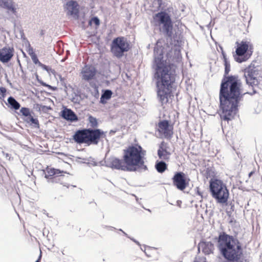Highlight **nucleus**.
Segmentation results:
<instances>
[{
    "label": "nucleus",
    "instance_id": "nucleus-43",
    "mask_svg": "<svg viewBox=\"0 0 262 262\" xmlns=\"http://www.w3.org/2000/svg\"><path fill=\"white\" fill-rule=\"evenodd\" d=\"M118 131V129H111L109 132V135L112 136L114 135Z\"/></svg>",
    "mask_w": 262,
    "mask_h": 262
},
{
    "label": "nucleus",
    "instance_id": "nucleus-47",
    "mask_svg": "<svg viewBox=\"0 0 262 262\" xmlns=\"http://www.w3.org/2000/svg\"><path fill=\"white\" fill-rule=\"evenodd\" d=\"M105 228H106L107 229H108V230H113L116 229V228L112 227V226H105Z\"/></svg>",
    "mask_w": 262,
    "mask_h": 262
},
{
    "label": "nucleus",
    "instance_id": "nucleus-64",
    "mask_svg": "<svg viewBox=\"0 0 262 262\" xmlns=\"http://www.w3.org/2000/svg\"><path fill=\"white\" fill-rule=\"evenodd\" d=\"M118 230L120 231H121V232H122V231H123L121 229H118Z\"/></svg>",
    "mask_w": 262,
    "mask_h": 262
},
{
    "label": "nucleus",
    "instance_id": "nucleus-1",
    "mask_svg": "<svg viewBox=\"0 0 262 262\" xmlns=\"http://www.w3.org/2000/svg\"><path fill=\"white\" fill-rule=\"evenodd\" d=\"M224 74L221 80L220 92V116L222 120L229 121L234 119L238 111L239 103L246 94L253 96L258 93L256 88L262 90V71L250 65L245 72L246 82L251 86L252 92L245 91L242 80L237 75H229L230 63L224 61Z\"/></svg>",
    "mask_w": 262,
    "mask_h": 262
},
{
    "label": "nucleus",
    "instance_id": "nucleus-9",
    "mask_svg": "<svg viewBox=\"0 0 262 262\" xmlns=\"http://www.w3.org/2000/svg\"><path fill=\"white\" fill-rule=\"evenodd\" d=\"M129 49V43L127 38L124 36L114 38L111 44V52L117 58L122 57L124 53L128 52Z\"/></svg>",
    "mask_w": 262,
    "mask_h": 262
},
{
    "label": "nucleus",
    "instance_id": "nucleus-31",
    "mask_svg": "<svg viewBox=\"0 0 262 262\" xmlns=\"http://www.w3.org/2000/svg\"><path fill=\"white\" fill-rule=\"evenodd\" d=\"M59 80L60 83L62 86H63L65 88H67L66 83L65 82L66 79L64 77H62L61 75H58Z\"/></svg>",
    "mask_w": 262,
    "mask_h": 262
},
{
    "label": "nucleus",
    "instance_id": "nucleus-23",
    "mask_svg": "<svg viewBox=\"0 0 262 262\" xmlns=\"http://www.w3.org/2000/svg\"><path fill=\"white\" fill-rule=\"evenodd\" d=\"M6 104L11 109L18 110L20 107V103L13 97L10 96L8 98L7 102Z\"/></svg>",
    "mask_w": 262,
    "mask_h": 262
},
{
    "label": "nucleus",
    "instance_id": "nucleus-6",
    "mask_svg": "<svg viewBox=\"0 0 262 262\" xmlns=\"http://www.w3.org/2000/svg\"><path fill=\"white\" fill-rule=\"evenodd\" d=\"M209 191L217 203L227 204L229 197V191L227 185L222 180L217 178L210 179Z\"/></svg>",
    "mask_w": 262,
    "mask_h": 262
},
{
    "label": "nucleus",
    "instance_id": "nucleus-46",
    "mask_svg": "<svg viewBox=\"0 0 262 262\" xmlns=\"http://www.w3.org/2000/svg\"><path fill=\"white\" fill-rule=\"evenodd\" d=\"M39 83L42 86H45V87H48V86L49 85V84H47V83L43 81L42 80H39Z\"/></svg>",
    "mask_w": 262,
    "mask_h": 262
},
{
    "label": "nucleus",
    "instance_id": "nucleus-21",
    "mask_svg": "<svg viewBox=\"0 0 262 262\" xmlns=\"http://www.w3.org/2000/svg\"><path fill=\"white\" fill-rule=\"evenodd\" d=\"M0 7L6 9L8 12L10 11L13 14L16 13V9L12 0H0Z\"/></svg>",
    "mask_w": 262,
    "mask_h": 262
},
{
    "label": "nucleus",
    "instance_id": "nucleus-5",
    "mask_svg": "<svg viewBox=\"0 0 262 262\" xmlns=\"http://www.w3.org/2000/svg\"><path fill=\"white\" fill-rule=\"evenodd\" d=\"M106 133L100 128H84L77 130L72 137L77 144L89 146L97 145L101 139H106Z\"/></svg>",
    "mask_w": 262,
    "mask_h": 262
},
{
    "label": "nucleus",
    "instance_id": "nucleus-28",
    "mask_svg": "<svg viewBox=\"0 0 262 262\" xmlns=\"http://www.w3.org/2000/svg\"><path fill=\"white\" fill-rule=\"evenodd\" d=\"M40 67H41L43 70L46 71L48 73H52L53 74L55 73V71L54 69H52L50 67L46 66L43 63H41L40 65Z\"/></svg>",
    "mask_w": 262,
    "mask_h": 262
},
{
    "label": "nucleus",
    "instance_id": "nucleus-56",
    "mask_svg": "<svg viewBox=\"0 0 262 262\" xmlns=\"http://www.w3.org/2000/svg\"><path fill=\"white\" fill-rule=\"evenodd\" d=\"M35 77H36V79L37 81L38 82H39V80H42L41 79H40L39 78V76H38L37 74H36Z\"/></svg>",
    "mask_w": 262,
    "mask_h": 262
},
{
    "label": "nucleus",
    "instance_id": "nucleus-4",
    "mask_svg": "<svg viewBox=\"0 0 262 262\" xmlns=\"http://www.w3.org/2000/svg\"><path fill=\"white\" fill-rule=\"evenodd\" d=\"M146 151L138 144L128 145L123 150L124 163L126 164L129 172L148 170L145 164Z\"/></svg>",
    "mask_w": 262,
    "mask_h": 262
},
{
    "label": "nucleus",
    "instance_id": "nucleus-39",
    "mask_svg": "<svg viewBox=\"0 0 262 262\" xmlns=\"http://www.w3.org/2000/svg\"><path fill=\"white\" fill-rule=\"evenodd\" d=\"M19 33L20 35L21 39L23 40H27V38L25 35V34L24 33V31L22 29H20L19 30Z\"/></svg>",
    "mask_w": 262,
    "mask_h": 262
},
{
    "label": "nucleus",
    "instance_id": "nucleus-53",
    "mask_svg": "<svg viewBox=\"0 0 262 262\" xmlns=\"http://www.w3.org/2000/svg\"><path fill=\"white\" fill-rule=\"evenodd\" d=\"M92 24H93V22H92V18H91V19H90L89 20L88 25H89V26H91L92 25Z\"/></svg>",
    "mask_w": 262,
    "mask_h": 262
},
{
    "label": "nucleus",
    "instance_id": "nucleus-33",
    "mask_svg": "<svg viewBox=\"0 0 262 262\" xmlns=\"http://www.w3.org/2000/svg\"><path fill=\"white\" fill-rule=\"evenodd\" d=\"M52 108L50 106L43 105L42 106V111L44 113H47L49 110H51Z\"/></svg>",
    "mask_w": 262,
    "mask_h": 262
},
{
    "label": "nucleus",
    "instance_id": "nucleus-16",
    "mask_svg": "<svg viewBox=\"0 0 262 262\" xmlns=\"http://www.w3.org/2000/svg\"><path fill=\"white\" fill-rule=\"evenodd\" d=\"M60 116L66 121L70 122H76L79 120L76 113L71 108L63 106L62 110L59 113Z\"/></svg>",
    "mask_w": 262,
    "mask_h": 262
},
{
    "label": "nucleus",
    "instance_id": "nucleus-41",
    "mask_svg": "<svg viewBox=\"0 0 262 262\" xmlns=\"http://www.w3.org/2000/svg\"><path fill=\"white\" fill-rule=\"evenodd\" d=\"M155 1L157 2L158 5V8H161L163 4V0H155Z\"/></svg>",
    "mask_w": 262,
    "mask_h": 262
},
{
    "label": "nucleus",
    "instance_id": "nucleus-13",
    "mask_svg": "<svg viewBox=\"0 0 262 262\" xmlns=\"http://www.w3.org/2000/svg\"><path fill=\"white\" fill-rule=\"evenodd\" d=\"M173 185L179 190H184L189 185L190 179L182 171H177L172 178Z\"/></svg>",
    "mask_w": 262,
    "mask_h": 262
},
{
    "label": "nucleus",
    "instance_id": "nucleus-45",
    "mask_svg": "<svg viewBox=\"0 0 262 262\" xmlns=\"http://www.w3.org/2000/svg\"><path fill=\"white\" fill-rule=\"evenodd\" d=\"M39 83L42 86H45V87H48V86L49 85V84H47V83L43 81L42 80H39Z\"/></svg>",
    "mask_w": 262,
    "mask_h": 262
},
{
    "label": "nucleus",
    "instance_id": "nucleus-59",
    "mask_svg": "<svg viewBox=\"0 0 262 262\" xmlns=\"http://www.w3.org/2000/svg\"><path fill=\"white\" fill-rule=\"evenodd\" d=\"M40 255L39 256L38 258L35 262H40Z\"/></svg>",
    "mask_w": 262,
    "mask_h": 262
},
{
    "label": "nucleus",
    "instance_id": "nucleus-50",
    "mask_svg": "<svg viewBox=\"0 0 262 262\" xmlns=\"http://www.w3.org/2000/svg\"><path fill=\"white\" fill-rule=\"evenodd\" d=\"M72 101L74 103H77V102L79 103L80 101V100H78L77 98L76 99V98L75 97L73 98Z\"/></svg>",
    "mask_w": 262,
    "mask_h": 262
},
{
    "label": "nucleus",
    "instance_id": "nucleus-40",
    "mask_svg": "<svg viewBox=\"0 0 262 262\" xmlns=\"http://www.w3.org/2000/svg\"><path fill=\"white\" fill-rule=\"evenodd\" d=\"M222 56L223 57V61H226L229 60L227 57V55L226 53L224 52V50H222Z\"/></svg>",
    "mask_w": 262,
    "mask_h": 262
},
{
    "label": "nucleus",
    "instance_id": "nucleus-20",
    "mask_svg": "<svg viewBox=\"0 0 262 262\" xmlns=\"http://www.w3.org/2000/svg\"><path fill=\"white\" fill-rule=\"evenodd\" d=\"M202 249L203 252L206 255L213 253L214 249L213 244L211 242L201 241L198 245V249Z\"/></svg>",
    "mask_w": 262,
    "mask_h": 262
},
{
    "label": "nucleus",
    "instance_id": "nucleus-58",
    "mask_svg": "<svg viewBox=\"0 0 262 262\" xmlns=\"http://www.w3.org/2000/svg\"><path fill=\"white\" fill-rule=\"evenodd\" d=\"M144 252L145 253V254H146V255L148 257H150V255L148 254V253H147L146 252V247L144 246Z\"/></svg>",
    "mask_w": 262,
    "mask_h": 262
},
{
    "label": "nucleus",
    "instance_id": "nucleus-11",
    "mask_svg": "<svg viewBox=\"0 0 262 262\" xmlns=\"http://www.w3.org/2000/svg\"><path fill=\"white\" fill-rule=\"evenodd\" d=\"M20 113L23 116V120L25 122L33 128H39L40 125L38 118L34 117V113L31 111L29 108L22 107L20 109Z\"/></svg>",
    "mask_w": 262,
    "mask_h": 262
},
{
    "label": "nucleus",
    "instance_id": "nucleus-22",
    "mask_svg": "<svg viewBox=\"0 0 262 262\" xmlns=\"http://www.w3.org/2000/svg\"><path fill=\"white\" fill-rule=\"evenodd\" d=\"M113 93L112 90L109 89H103L101 92V95L100 100V103L105 104L107 101L111 99Z\"/></svg>",
    "mask_w": 262,
    "mask_h": 262
},
{
    "label": "nucleus",
    "instance_id": "nucleus-32",
    "mask_svg": "<svg viewBox=\"0 0 262 262\" xmlns=\"http://www.w3.org/2000/svg\"><path fill=\"white\" fill-rule=\"evenodd\" d=\"M7 90L4 87H0V95L2 97L4 98L6 95Z\"/></svg>",
    "mask_w": 262,
    "mask_h": 262
},
{
    "label": "nucleus",
    "instance_id": "nucleus-18",
    "mask_svg": "<svg viewBox=\"0 0 262 262\" xmlns=\"http://www.w3.org/2000/svg\"><path fill=\"white\" fill-rule=\"evenodd\" d=\"M14 52L12 47H4L0 49V61L3 63L10 61L14 55Z\"/></svg>",
    "mask_w": 262,
    "mask_h": 262
},
{
    "label": "nucleus",
    "instance_id": "nucleus-52",
    "mask_svg": "<svg viewBox=\"0 0 262 262\" xmlns=\"http://www.w3.org/2000/svg\"><path fill=\"white\" fill-rule=\"evenodd\" d=\"M4 154L5 155L6 158H8L10 160V158H11L10 155L8 153Z\"/></svg>",
    "mask_w": 262,
    "mask_h": 262
},
{
    "label": "nucleus",
    "instance_id": "nucleus-10",
    "mask_svg": "<svg viewBox=\"0 0 262 262\" xmlns=\"http://www.w3.org/2000/svg\"><path fill=\"white\" fill-rule=\"evenodd\" d=\"M66 171L54 168H47L43 171L45 178L47 179L49 183H59L64 186L69 187V185L64 182V180L68 178L66 177L62 173H66Z\"/></svg>",
    "mask_w": 262,
    "mask_h": 262
},
{
    "label": "nucleus",
    "instance_id": "nucleus-27",
    "mask_svg": "<svg viewBox=\"0 0 262 262\" xmlns=\"http://www.w3.org/2000/svg\"><path fill=\"white\" fill-rule=\"evenodd\" d=\"M204 176L206 179H213L216 178L215 177V173L212 168L209 167L207 168L204 173Z\"/></svg>",
    "mask_w": 262,
    "mask_h": 262
},
{
    "label": "nucleus",
    "instance_id": "nucleus-3",
    "mask_svg": "<svg viewBox=\"0 0 262 262\" xmlns=\"http://www.w3.org/2000/svg\"><path fill=\"white\" fill-rule=\"evenodd\" d=\"M214 239L224 262H243V245L236 237L222 232Z\"/></svg>",
    "mask_w": 262,
    "mask_h": 262
},
{
    "label": "nucleus",
    "instance_id": "nucleus-7",
    "mask_svg": "<svg viewBox=\"0 0 262 262\" xmlns=\"http://www.w3.org/2000/svg\"><path fill=\"white\" fill-rule=\"evenodd\" d=\"M153 20L155 25L159 27L160 31L164 37L171 39L173 24L170 15L165 11H161L154 14Z\"/></svg>",
    "mask_w": 262,
    "mask_h": 262
},
{
    "label": "nucleus",
    "instance_id": "nucleus-14",
    "mask_svg": "<svg viewBox=\"0 0 262 262\" xmlns=\"http://www.w3.org/2000/svg\"><path fill=\"white\" fill-rule=\"evenodd\" d=\"M64 9L67 11V15H71L78 19L79 17V5L77 2L70 0L63 5Z\"/></svg>",
    "mask_w": 262,
    "mask_h": 262
},
{
    "label": "nucleus",
    "instance_id": "nucleus-48",
    "mask_svg": "<svg viewBox=\"0 0 262 262\" xmlns=\"http://www.w3.org/2000/svg\"><path fill=\"white\" fill-rule=\"evenodd\" d=\"M176 203H177V205L178 207H181L182 201L181 200H178Z\"/></svg>",
    "mask_w": 262,
    "mask_h": 262
},
{
    "label": "nucleus",
    "instance_id": "nucleus-24",
    "mask_svg": "<svg viewBox=\"0 0 262 262\" xmlns=\"http://www.w3.org/2000/svg\"><path fill=\"white\" fill-rule=\"evenodd\" d=\"M155 167L159 173H162L167 169V164L163 160L157 161Z\"/></svg>",
    "mask_w": 262,
    "mask_h": 262
},
{
    "label": "nucleus",
    "instance_id": "nucleus-2",
    "mask_svg": "<svg viewBox=\"0 0 262 262\" xmlns=\"http://www.w3.org/2000/svg\"><path fill=\"white\" fill-rule=\"evenodd\" d=\"M159 43L160 39L157 41L154 47L151 67L157 97L163 105L168 102V98L171 96L172 85L176 81V66L164 59L165 48L159 45Z\"/></svg>",
    "mask_w": 262,
    "mask_h": 262
},
{
    "label": "nucleus",
    "instance_id": "nucleus-15",
    "mask_svg": "<svg viewBox=\"0 0 262 262\" xmlns=\"http://www.w3.org/2000/svg\"><path fill=\"white\" fill-rule=\"evenodd\" d=\"M97 72V70L94 66L91 64H86L82 69L81 74L82 79L89 81L95 78Z\"/></svg>",
    "mask_w": 262,
    "mask_h": 262
},
{
    "label": "nucleus",
    "instance_id": "nucleus-38",
    "mask_svg": "<svg viewBox=\"0 0 262 262\" xmlns=\"http://www.w3.org/2000/svg\"><path fill=\"white\" fill-rule=\"evenodd\" d=\"M42 104L36 103L34 106V108L36 110V111L41 112L42 111Z\"/></svg>",
    "mask_w": 262,
    "mask_h": 262
},
{
    "label": "nucleus",
    "instance_id": "nucleus-49",
    "mask_svg": "<svg viewBox=\"0 0 262 262\" xmlns=\"http://www.w3.org/2000/svg\"><path fill=\"white\" fill-rule=\"evenodd\" d=\"M17 63H18V64H19V66L20 68V69H22V66H21V63H20V60H19V58H18V56H17Z\"/></svg>",
    "mask_w": 262,
    "mask_h": 262
},
{
    "label": "nucleus",
    "instance_id": "nucleus-17",
    "mask_svg": "<svg viewBox=\"0 0 262 262\" xmlns=\"http://www.w3.org/2000/svg\"><path fill=\"white\" fill-rule=\"evenodd\" d=\"M158 132L163 134L166 138L171 137L173 134V128L170 125L168 120H162L160 121L158 124Z\"/></svg>",
    "mask_w": 262,
    "mask_h": 262
},
{
    "label": "nucleus",
    "instance_id": "nucleus-57",
    "mask_svg": "<svg viewBox=\"0 0 262 262\" xmlns=\"http://www.w3.org/2000/svg\"><path fill=\"white\" fill-rule=\"evenodd\" d=\"M45 34V31L43 30H41L40 32V35L42 36Z\"/></svg>",
    "mask_w": 262,
    "mask_h": 262
},
{
    "label": "nucleus",
    "instance_id": "nucleus-61",
    "mask_svg": "<svg viewBox=\"0 0 262 262\" xmlns=\"http://www.w3.org/2000/svg\"><path fill=\"white\" fill-rule=\"evenodd\" d=\"M220 49H221V52H222V50H223V48L221 46H220Z\"/></svg>",
    "mask_w": 262,
    "mask_h": 262
},
{
    "label": "nucleus",
    "instance_id": "nucleus-30",
    "mask_svg": "<svg viewBox=\"0 0 262 262\" xmlns=\"http://www.w3.org/2000/svg\"><path fill=\"white\" fill-rule=\"evenodd\" d=\"M174 54L177 57V61H179L181 58V50L179 48L174 49Z\"/></svg>",
    "mask_w": 262,
    "mask_h": 262
},
{
    "label": "nucleus",
    "instance_id": "nucleus-62",
    "mask_svg": "<svg viewBox=\"0 0 262 262\" xmlns=\"http://www.w3.org/2000/svg\"><path fill=\"white\" fill-rule=\"evenodd\" d=\"M140 249H141V250L142 251H144V249H143V248L141 247H140Z\"/></svg>",
    "mask_w": 262,
    "mask_h": 262
},
{
    "label": "nucleus",
    "instance_id": "nucleus-63",
    "mask_svg": "<svg viewBox=\"0 0 262 262\" xmlns=\"http://www.w3.org/2000/svg\"><path fill=\"white\" fill-rule=\"evenodd\" d=\"M7 82H9V83H10V84H11V83L10 82V81H9L8 79L7 80Z\"/></svg>",
    "mask_w": 262,
    "mask_h": 262
},
{
    "label": "nucleus",
    "instance_id": "nucleus-29",
    "mask_svg": "<svg viewBox=\"0 0 262 262\" xmlns=\"http://www.w3.org/2000/svg\"><path fill=\"white\" fill-rule=\"evenodd\" d=\"M91 18L92 20L93 24H94L96 26V28H98L100 24V21L99 17L97 16H95L92 17Z\"/></svg>",
    "mask_w": 262,
    "mask_h": 262
},
{
    "label": "nucleus",
    "instance_id": "nucleus-26",
    "mask_svg": "<svg viewBox=\"0 0 262 262\" xmlns=\"http://www.w3.org/2000/svg\"><path fill=\"white\" fill-rule=\"evenodd\" d=\"M88 121L90 124V128H97L98 126V122L96 118L94 117L92 115H90L88 117Z\"/></svg>",
    "mask_w": 262,
    "mask_h": 262
},
{
    "label": "nucleus",
    "instance_id": "nucleus-55",
    "mask_svg": "<svg viewBox=\"0 0 262 262\" xmlns=\"http://www.w3.org/2000/svg\"><path fill=\"white\" fill-rule=\"evenodd\" d=\"M122 232L123 234L127 238H129L130 236H129L126 232H125L124 231H122Z\"/></svg>",
    "mask_w": 262,
    "mask_h": 262
},
{
    "label": "nucleus",
    "instance_id": "nucleus-37",
    "mask_svg": "<svg viewBox=\"0 0 262 262\" xmlns=\"http://www.w3.org/2000/svg\"><path fill=\"white\" fill-rule=\"evenodd\" d=\"M93 96L97 99L99 98V93L98 88L97 86H95L94 88V92Z\"/></svg>",
    "mask_w": 262,
    "mask_h": 262
},
{
    "label": "nucleus",
    "instance_id": "nucleus-60",
    "mask_svg": "<svg viewBox=\"0 0 262 262\" xmlns=\"http://www.w3.org/2000/svg\"><path fill=\"white\" fill-rule=\"evenodd\" d=\"M227 215H228L229 216H230L231 214V211H227Z\"/></svg>",
    "mask_w": 262,
    "mask_h": 262
},
{
    "label": "nucleus",
    "instance_id": "nucleus-44",
    "mask_svg": "<svg viewBox=\"0 0 262 262\" xmlns=\"http://www.w3.org/2000/svg\"><path fill=\"white\" fill-rule=\"evenodd\" d=\"M129 239L130 240H132L133 242H134L135 243H136L137 245H138L141 247V245H140V243L138 241H137L136 239H135L134 238L132 237H130Z\"/></svg>",
    "mask_w": 262,
    "mask_h": 262
},
{
    "label": "nucleus",
    "instance_id": "nucleus-8",
    "mask_svg": "<svg viewBox=\"0 0 262 262\" xmlns=\"http://www.w3.org/2000/svg\"><path fill=\"white\" fill-rule=\"evenodd\" d=\"M235 51L233 56L235 61L242 63L248 60L253 53V45L249 41L243 40L240 42L236 41Z\"/></svg>",
    "mask_w": 262,
    "mask_h": 262
},
{
    "label": "nucleus",
    "instance_id": "nucleus-51",
    "mask_svg": "<svg viewBox=\"0 0 262 262\" xmlns=\"http://www.w3.org/2000/svg\"><path fill=\"white\" fill-rule=\"evenodd\" d=\"M254 171L253 170V171H251V172H250L248 174V176L249 178H250L252 176H253V174L254 173Z\"/></svg>",
    "mask_w": 262,
    "mask_h": 262
},
{
    "label": "nucleus",
    "instance_id": "nucleus-54",
    "mask_svg": "<svg viewBox=\"0 0 262 262\" xmlns=\"http://www.w3.org/2000/svg\"><path fill=\"white\" fill-rule=\"evenodd\" d=\"M122 232L123 234L127 238H129L130 236H129L126 232H125L124 231H122Z\"/></svg>",
    "mask_w": 262,
    "mask_h": 262
},
{
    "label": "nucleus",
    "instance_id": "nucleus-36",
    "mask_svg": "<svg viewBox=\"0 0 262 262\" xmlns=\"http://www.w3.org/2000/svg\"><path fill=\"white\" fill-rule=\"evenodd\" d=\"M194 191L196 194H198V195L201 196V199L203 198L204 196H203V193L200 190V188L199 187H196L194 189Z\"/></svg>",
    "mask_w": 262,
    "mask_h": 262
},
{
    "label": "nucleus",
    "instance_id": "nucleus-25",
    "mask_svg": "<svg viewBox=\"0 0 262 262\" xmlns=\"http://www.w3.org/2000/svg\"><path fill=\"white\" fill-rule=\"evenodd\" d=\"M28 53L31 56L33 63L35 64H38L40 67L42 63L39 61L37 55L33 52L32 48L29 49Z\"/></svg>",
    "mask_w": 262,
    "mask_h": 262
},
{
    "label": "nucleus",
    "instance_id": "nucleus-42",
    "mask_svg": "<svg viewBox=\"0 0 262 262\" xmlns=\"http://www.w3.org/2000/svg\"><path fill=\"white\" fill-rule=\"evenodd\" d=\"M49 90L52 91H55L56 90H57V87L56 86H52L50 84H49V85L47 87Z\"/></svg>",
    "mask_w": 262,
    "mask_h": 262
},
{
    "label": "nucleus",
    "instance_id": "nucleus-19",
    "mask_svg": "<svg viewBox=\"0 0 262 262\" xmlns=\"http://www.w3.org/2000/svg\"><path fill=\"white\" fill-rule=\"evenodd\" d=\"M167 143L164 141H162L159 145V148L157 152L160 159H163L165 160L169 159L170 152L167 151Z\"/></svg>",
    "mask_w": 262,
    "mask_h": 262
},
{
    "label": "nucleus",
    "instance_id": "nucleus-34",
    "mask_svg": "<svg viewBox=\"0 0 262 262\" xmlns=\"http://www.w3.org/2000/svg\"><path fill=\"white\" fill-rule=\"evenodd\" d=\"M193 262H207L206 258L205 257H195Z\"/></svg>",
    "mask_w": 262,
    "mask_h": 262
},
{
    "label": "nucleus",
    "instance_id": "nucleus-12",
    "mask_svg": "<svg viewBox=\"0 0 262 262\" xmlns=\"http://www.w3.org/2000/svg\"><path fill=\"white\" fill-rule=\"evenodd\" d=\"M105 166L113 169L120 170L123 171H128V167L126 164L124 163L123 156L121 159L111 156L104 160Z\"/></svg>",
    "mask_w": 262,
    "mask_h": 262
},
{
    "label": "nucleus",
    "instance_id": "nucleus-35",
    "mask_svg": "<svg viewBox=\"0 0 262 262\" xmlns=\"http://www.w3.org/2000/svg\"><path fill=\"white\" fill-rule=\"evenodd\" d=\"M173 45L175 47L179 48L181 45V41L178 39L173 38Z\"/></svg>",
    "mask_w": 262,
    "mask_h": 262
}]
</instances>
